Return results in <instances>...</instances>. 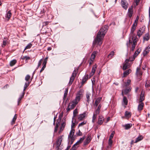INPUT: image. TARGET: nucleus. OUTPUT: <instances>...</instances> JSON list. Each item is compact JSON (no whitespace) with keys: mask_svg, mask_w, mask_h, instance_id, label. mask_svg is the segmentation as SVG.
Segmentation results:
<instances>
[{"mask_svg":"<svg viewBox=\"0 0 150 150\" xmlns=\"http://www.w3.org/2000/svg\"><path fill=\"white\" fill-rule=\"evenodd\" d=\"M47 62V61L44 60V61H43V65H45V66H46Z\"/></svg>","mask_w":150,"mask_h":150,"instance_id":"680f3d73","label":"nucleus"},{"mask_svg":"<svg viewBox=\"0 0 150 150\" xmlns=\"http://www.w3.org/2000/svg\"><path fill=\"white\" fill-rule=\"evenodd\" d=\"M144 93H143V90H142L140 97L139 101V102H142L144 100Z\"/></svg>","mask_w":150,"mask_h":150,"instance_id":"aec40b11","label":"nucleus"},{"mask_svg":"<svg viewBox=\"0 0 150 150\" xmlns=\"http://www.w3.org/2000/svg\"><path fill=\"white\" fill-rule=\"evenodd\" d=\"M59 123L58 122V123H57L56 125L54 131L55 132H57V129H58V127H59Z\"/></svg>","mask_w":150,"mask_h":150,"instance_id":"09e8293b","label":"nucleus"},{"mask_svg":"<svg viewBox=\"0 0 150 150\" xmlns=\"http://www.w3.org/2000/svg\"><path fill=\"white\" fill-rule=\"evenodd\" d=\"M114 52L113 51L111 52L108 56V58H111L114 55Z\"/></svg>","mask_w":150,"mask_h":150,"instance_id":"58836bf2","label":"nucleus"},{"mask_svg":"<svg viewBox=\"0 0 150 150\" xmlns=\"http://www.w3.org/2000/svg\"><path fill=\"white\" fill-rule=\"evenodd\" d=\"M77 134L79 136H81L82 135V133L81 132H80V130L79 131V133Z\"/></svg>","mask_w":150,"mask_h":150,"instance_id":"0e129e2a","label":"nucleus"},{"mask_svg":"<svg viewBox=\"0 0 150 150\" xmlns=\"http://www.w3.org/2000/svg\"><path fill=\"white\" fill-rule=\"evenodd\" d=\"M16 60L15 59H13L10 62V65L11 66H12L14 65L16 63Z\"/></svg>","mask_w":150,"mask_h":150,"instance_id":"7c9ffc66","label":"nucleus"},{"mask_svg":"<svg viewBox=\"0 0 150 150\" xmlns=\"http://www.w3.org/2000/svg\"><path fill=\"white\" fill-rule=\"evenodd\" d=\"M46 67V66L45 65H43L42 67V68L41 70H40V72L41 73L42 72L44 69Z\"/></svg>","mask_w":150,"mask_h":150,"instance_id":"4d7b16f0","label":"nucleus"},{"mask_svg":"<svg viewBox=\"0 0 150 150\" xmlns=\"http://www.w3.org/2000/svg\"><path fill=\"white\" fill-rule=\"evenodd\" d=\"M32 45V44L30 43L29 44L25 47L24 50V51L27 49H30Z\"/></svg>","mask_w":150,"mask_h":150,"instance_id":"a19ab883","label":"nucleus"},{"mask_svg":"<svg viewBox=\"0 0 150 150\" xmlns=\"http://www.w3.org/2000/svg\"><path fill=\"white\" fill-rule=\"evenodd\" d=\"M64 135L62 136L58 137L56 142V147L57 150H61V148L60 147L62 141L64 139Z\"/></svg>","mask_w":150,"mask_h":150,"instance_id":"20e7f679","label":"nucleus"},{"mask_svg":"<svg viewBox=\"0 0 150 150\" xmlns=\"http://www.w3.org/2000/svg\"><path fill=\"white\" fill-rule=\"evenodd\" d=\"M21 59L23 60L25 59L26 60H27L30 59V58L29 57L27 56H23L21 57Z\"/></svg>","mask_w":150,"mask_h":150,"instance_id":"f704fd0d","label":"nucleus"},{"mask_svg":"<svg viewBox=\"0 0 150 150\" xmlns=\"http://www.w3.org/2000/svg\"><path fill=\"white\" fill-rule=\"evenodd\" d=\"M108 28V26L107 25H105L100 29L96 37L93 42V46H94L96 44H97L99 46L101 45L103 42L102 41L107 31Z\"/></svg>","mask_w":150,"mask_h":150,"instance_id":"f257e3e1","label":"nucleus"},{"mask_svg":"<svg viewBox=\"0 0 150 150\" xmlns=\"http://www.w3.org/2000/svg\"><path fill=\"white\" fill-rule=\"evenodd\" d=\"M144 40L148 41L149 39V34L146 33L145 35L143 38Z\"/></svg>","mask_w":150,"mask_h":150,"instance_id":"c85d7f7f","label":"nucleus"},{"mask_svg":"<svg viewBox=\"0 0 150 150\" xmlns=\"http://www.w3.org/2000/svg\"><path fill=\"white\" fill-rule=\"evenodd\" d=\"M123 102L124 105H127L128 102L127 100V98L125 96L123 97Z\"/></svg>","mask_w":150,"mask_h":150,"instance_id":"72a5a7b5","label":"nucleus"},{"mask_svg":"<svg viewBox=\"0 0 150 150\" xmlns=\"http://www.w3.org/2000/svg\"><path fill=\"white\" fill-rule=\"evenodd\" d=\"M91 96V93L89 92H87L86 95L87 101L88 103L90 100V97Z\"/></svg>","mask_w":150,"mask_h":150,"instance_id":"cd10ccee","label":"nucleus"},{"mask_svg":"<svg viewBox=\"0 0 150 150\" xmlns=\"http://www.w3.org/2000/svg\"><path fill=\"white\" fill-rule=\"evenodd\" d=\"M102 99L101 98H98L95 101L94 105L97 106L98 104L100 103Z\"/></svg>","mask_w":150,"mask_h":150,"instance_id":"bb28decb","label":"nucleus"},{"mask_svg":"<svg viewBox=\"0 0 150 150\" xmlns=\"http://www.w3.org/2000/svg\"><path fill=\"white\" fill-rule=\"evenodd\" d=\"M129 61H131L130 60V59L129 58V59H127L125 61V62L123 64V69L124 70H126L128 68H129V64L128 63V62Z\"/></svg>","mask_w":150,"mask_h":150,"instance_id":"1a4fd4ad","label":"nucleus"},{"mask_svg":"<svg viewBox=\"0 0 150 150\" xmlns=\"http://www.w3.org/2000/svg\"><path fill=\"white\" fill-rule=\"evenodd\" d=\"M112 144V139H109L108 140V144L111 147Z\"/></svg>","mask_w":150,"mask_h":150,"instance_id":"49530a36","label":"nucleus"},{"mask_svg":"<svg viewBox=\"0 0 150 150\" xmlns=\"http://www.w3.org/2000/svg\"><path fill=\"white\" fill-rule=\"evenodd\" d=\"M8 43V39L7 38H4V40L3 42V44L2 45V47H4L6 45V44Z\"/></svg>","mask_w":150,"mask_h":150,"instance_id":"5701e85b","label":"nucleus"},{"mask_svg":"<svg viewBox=\"0 0 150 150\" xmlns=\"http://www.w3.org/2000/svg\"><path fill=\"white\" fill-rule=\"evenodd\" d=\"M78 113V110L77 109H75L73 111V117H75Z\"/></svg>","mask_w":150,"mask_h":150,"instance_id":"ea45409f","label":"nucleus"},{"mask_svg":"<svg viewBox=\"0 0 150 150\" xmlns=\"http://www.w3.org/2000/svg\"><path fill=\"white\" fill-rule=\"evenodd\" d=\"M131 88L129 87L128 89H125L124 91V93L125 94H127L131 90Z\"/></svg>","mask_w":150,"mask_h":150,"instance_id":"473e14b6","label":"nucleus"},{"mask_svg":"<svg viewBox=\"0 0 150 150\" xmlns=\"http://www.w3.org/2000/svg\"><path fill=\"white\" fill-rule=\"evenodd\" d=\"M85 137L83 136L73 146L71 150H75L76 149V146L81 144L85 139Z\"/></svg>","mask_w":150,"mask_h":150,"instance_id":"6e6552de","label":"nucleus"},{"mask_svg":"<svg viewBox=\"0 0 150 150\" xmlns=\"http://www.w3.org/2000/svg\"><path fill=\"white\" fill-rule=\"evenodd\" d=\"M72 125H71V129H73V128L74 127V126H75V123H74V122H73V121H72Z\"/></svg>","mask_w":150,"mask_h":150,"instance_id":"bf43d9fd","label":"nucleus"},{"mask_svg":"<svg viewBox=\"0 0 150 150\" xmlns=\"http://www.w3.org/2000/svg\"><path fill=\"white\" fill-rule=\"evenodd\" d=\"M42 59H41L39 61L38 65V68L39 67L41 64L42 63Z\"/></svg>","mask_w":150,"mask_h":150,"instance_id":"13d9d810","label":"nucleus"},{"mask_svg":"<svg viewBox=\"0 0 150 150\" xmlns=\"http://www.w3.org/2000/svg\"><path fill=\"white\" fill-rule=\"evenodd\" d=\"M144 33V30L142 28H140L137 32V35L139 37Z\"/></svg>","mask_w":150,"mask_h":150,"instance_id":"f3484780","label":"nucleus"},{"mask_svg":"<svg viewBox=\"0 0 150 150\" xmlns=\"http://www.w3.org/2000/svg\"><path fill=\"white\" fill-rule=\"evenodd\" d=\"M123 126L125 127V129H128L131 127L132 126V124L131 123L127 124Z\"/></svg>","mask_w":150,"mask_h":150,"instance_id":"a878e982","label":"nucleus"},{"mask_svg":"<svg viewBox=\"0 0 150 150\" xmlns=\"http://www.w3.org/2000/svg\"><path fill=\"white\" fill-rule=\"evenodd\" d=\"M17 115L16 114H15L14 117L13 118V119H12V121H11V123L12 124H13L15 123V122L17 119Z\"/></svg>","mask_w":150,"mask_h":150,"instance_id":"e433bc0d","label":"nucleus"},{"mask_svg":"<svg viewBox=\"0 0 150 150\" xmlns=\"http://www.w3.org/2000/svg\"><path fill=\"white\" fill-rule=\"evenodd\" d=\"M150 51V46L149 45L146 47L143 52V54L144 56L146 55Z\"/></svg>","mask_w":150,"mask_h":150,"instance_id":"4468645a","label":"nucleus"},{"mask_svg":"<svg viewBox=\"0 0 150 150\" xmlns=\"http://www.w3.org/2000/svg\"><path fill=\"white\" fill-rule=\"evenodd\" d=\"M101 107V105H99L96 109L100 110Z\"/></svg>","mask_w":150,"mask_h":150,"instance_id":"69168bd1","label":"nucleus"},{"mask_svg":"<svg viewBox=\"0 0 150 150\" xmlns=\"http://www.w3.org/2000/svg\"><path fill=\"white\" fill-rule=\"evenodd\" d=\"M93 60H90V61L89 62V65H91L92 64V63H93Z\"/></svg>","mask_w":150,"mask_h":150,"instance_id":"774afa93","label":"nucleus"},{"mask_svg":"<svg viewBox=\"0 0 150 150\" xmlns=\"http://www.w3.org/2000/svg\"><path fill=\"white\" fill-rule=\"evenodd\" d=\"M136 73L137 75H141L142 74L140 71V69L139 67H137V69Z\"/></svg>","mask_w":150,"mask_h":150,"instance_id":"a18cd8bd","label":"nucleus"},{"mask_svg":"<svg viewBox=\"0 0 150 150\" xmlns=\"http://www.w3.org/2000/svg\"><path fill=\"white\" fill-rule=\"evenodd\" d=\"M30 82H28V83H25V84L23 91H24L29 86Z\"/></svg>","mask_w":150,"mask_h":150,"instance_id":"4c0bfd02","label":"nucleus"},{"mask_svg":"<svg viewBox=\"0 0 150 150\" xmlns=\"http://www.w3.org/2000/svg\"><path fill=\"white\" fill-rule=\"evenodd\" d=\"M143 138V137L142 135H140L139 136L137 137L134 142L135 143H137L139 142L142 140Z\"/></svg>","mask_w":150,"mask_h":150,"instance_id":"b1692460","label":"nucleus"},{"mask_svg":"<svg viewBox=\"0 0 150 150\" xmlns=\"http://www.w3.org/2000/svg\"><path fill=\"white\" fill-rule=\"evenodd\" d=\"M86 122L84 121L81 122V123H79V127L82 126L86 124Z\"/></svg>","mask_w":150,"mask_h":150,"instance_id":"de8ad7c7","label":"nucleus"},{"mask_svg":"<svg viewBox=\"0 0 150 150\" xmlns=\"http://www.w3.org/2000/svg\"><path fill=\"white\" fill-rule=\"evenodd\" d=\"M64 128V127H62L61 126V127H60V132H62Z\"/></svg>","mask_w":150,"mask_h":150,"instance_id":"338daca9","label":"nucleus"},{"mask_svg":"<svg viewBox=\"0 0 150 150\" xmlns=\"http://www.w3.org/2000/svg\"><path fill=\"white\" fill-rule=\"evenodd\" d=\"M77 72V70H74L73 71L72 74V75L70 79V81L69 83V85H70L72 83Z\"/></svg>","mask_w":150,"mask_h":150,"instance_id":"0eeeda50","label":"nucleus"},{"mask_svg":"<svg viewBox=\"0 0 150 150\" xmlns=\"http://www.w3.org/2000/svg\"><path fill=\"white\" fill-rule=\"evenodd\" d=\"M68 89H66L64 94V98H66L68 93Z\"/></svg>","mask_w":150,"mask_h":150,"instance_id":"c03bdc74","label":"nucleus"},{"mask_svg":"<svg viewBox=\"0 0 150 150\" xmlns=\"http://www.w3.org/2000/svg\"><path fill=\"white\" fill-rule=\"evenodd\" d=\"M72 109L70 108V107L68 106V107L67 108V112H69Z\"/></svg>","mask_w":150,"mask_h":150,"instance_id":"052dcab7","label":"nucleus"},{"mask_svg":"<svg viewBox=\"0 0 150 150\" xmlns=\"http://www.w3.org/2000/svg\"><path fill=\"white\" fill-rule=\"evenodd\" d=\"M115 134V132L114 131H113L111 134H110V137L109 139H112L113 138L114 134Z\"/></svg>","mask_w":150,"mask_h":150,"instance_id":"8fccbe9b","label":"nucleus"},{"mask_svg":"<svg viewBox=\"0 0 150 150\" xmlns=\"http://www.w3.org/2000/svg\"><path fill=\"white\" fill-rule=\"evenodd\" d=\"M131 69H129L125 71L123 73V77L126 76L128 75L131 72Z\"/></svg>","mask_w":150,"mask_h":150,"instance_id":"412c9836","label":"nucleus"},{"mask_svg":"<svg viewBox=\"0 0 150 150\" xmlns=\"http://www.w3.org/2000/svg\"><path fill=\"white\" fill-rule=\"evenodd\" d=\"M97 115H95L94 114H93V119H92V122L93 123H94L95 122V120L97 117Z\"/></svg>","mask_w":150,"mask_h":150,"instance_id":"79ce46f5","label":"nucleus"},{"mask_svg":"<svg viewBox=\"0 0 150 150\" xmlns=\"http://www.w3.org/2000/svg\"><path fill=\"white\" fill-rule=\"evenodd\" d=\"M145 86L146 87H149L150 86V83L147 81L146 82V84H145Z\"/></svg>","mask_w":150,"mask_h":150,"instance_id":"3c124183","label":"nucleus"},{"mask_svg":"<svg viewBox=\"0 0 150 150\" xmlns=\"http://www.w3.org/2000/svg\"><path fill=\"white\" fill-rule=\"evenodd\" d=\"M83 89H81L78 92L75 99L69 104V106L70 108L72 109H74L79 102L81 98L83 97Z\"/></svg>","mask_w":150,"mask_h":150,"instance_id":"f03ea898","label":"nucleus"},{"mask_svg":"<svg viewBox=\"0 0 150 150\" xmlns=\"http://www.w3.org/2000/svg\"><path fill=\"white\" fill-rule=\"evenodd\" d=\"M74 132L75 130L74 129H71L68 136V139L69 140L71 141V143H73L75 140V137L74 136Z\"/></svg>","mask_w":150,"mask_h":150,"instance_id":"39448f33","label":"nucleus"},{"mask_svg":"<svg viewBox=\"0 0 150 150\" xmlns=\"http://www.w3.org/2000/svg\"><path fill=\"white\" fill-rule=\"evenodd\" d=\"M97 68V66L96 65H94L93 67V68L92 69V71L90 73L89 75V78H90L95 73L96 70V69Z\"/></svg>","mask_w":150,"mask_h":150,"instance_id":"f8f14e48","label":"nucleus"},{"mask_svg":"<svg viewBox=\"0 0 150 150\" xmlns=\"http://www.w3.org/2000/svg\"><path fill=\"white\" fill-rule=\"evenodd\" d=\"M137 38H129V43H127V45L128 47L130 46V44H132L131 50L133 51L135 47L137 44Z\"/></svg>","mask_w":150,"mask_h":150,"instance_id":"7ed1b4c3","label":"nucleus"},{"mask_svg":"<svg viewBox=\"0 0 150 150\" xmlns=\"http://www.w3.org/2000/svg\"><path fill=\"white\" fill-rule=\"evenodd\" d=\"M137 21L138 19L135 20V22H134V24H133V25H132V26H134V27L135 26V27H136V26H137Z\"/></svg>","mask_w":150,"mask_h":150,"instance_id":"6e6d98bb","label":"nucleus"},{"mask_svg":"<svg viewBox=\"0 0 150 150\" xmlns=\"http://www.w3.org/2000/svg\"><path fill=\"white\" fill-rule=\"evenodd\" d=\"M97 52V51H94L93 52L91 56L90 59V60L93 61L94 60Z\"/></svg>","mask_w":150,"mask_h":150,"instance_id":"6ab92c4d","label":"nucleus"},{"mask_svg":"<svg viewBox=\"0 0 150 150\" xmlns=\"http://www.w3.org/2000/svg\"><path fill=\"white\" fill-rule=\"evenodd\" d=\"M25 94V92H23L22 95L18 98V105H19V103L22 98H23L24 95Z\"/></svg>","mask_w":150,"mask_h":150,"instance_id":"c9c22d12","label":"nucleus"},{"mask_svg":"<svg viewBox=\"0 0 150 150\" xmlns=\"http://www.w3.org/2000/svg\"><path fill=\"white\" fill-rule=\"evenodd\" d=\"M30 78V76L29 75H27L25 76V79L26 81H28Z\"/></svg>","mask_w":150,"mask_h":150,"instance_id":"603ef678","label":"nucleus"},{"mask_svg":"<svg viewBox=\"0 0 150 150\" xmlns=\"http://www.w3.org/2000/svg\"><path fill=\"white\" fill-rule=\"evenodd\" d=\"M88 74L86 76H85L83 78L82 81V84L85 83L87 80L88 78Z\"/></svg>","mask_w":150,"mask_h":150,"instance_id":"393cba45","label":"nucleus"},{"mask_svg":"<svg viewBox=\"0 0 150 150\" xmlns=\"http://www.w3.org/2000/svg\"><path fill=\"white\" fill-rule=\"evenodd\" d=\"M135 28L136 27L135 26H132L131 30L130 38H137L136 35L134 33V32L135 29Z\"/></svg>","mask_w":150,"mask_h":150,"instance_id":"9b49d317","label":"nucleus"},{"mask_svg":"<svg viewBox=\"0 0 150 150\" xmlns=\"http://www.w3.org/2000/svg\"><path fill=\"white\" fill-rule=\"evenodd\" d=\"M100 110H98L96 109L95 113H94L93 114L97 115L100 113Z\"/></svg>","mask_w":150,"mask_h":150,"instance_id":"864d4df0","label":"nucleus"},{"mask_svg":"<svg viewBox=\"0 0 150 150\" xmlns=\"http://www.w3.org/2000/svg\"><path fill=\"white\" fill-rule=\"evenodd\" d=\"M133 13V7L132 6L130 8H129L128 9V14L129 17H131L132 16Z\"/></svg>","mask_w":150,"mask_h":150,"instance_id":"2eb2a0df","label":"nucleus"},{"mask_svg":"<svg viewBox=\"0 0 150 150\" xmlns=\"http://www.w3.org/2000/svg\"><path fill=\"white\" fill-rule=\"evenodd\" d=\"M104 119L103 117L102 116H99L98 120V124L99 125H101L103 122Z\"/></svg>","mask_w":150,"mask_h":150,"instance_id":"4be33fe9","label":"nucleus"},{"mask_svg":"<svg viewBox=\"0 0 150 150\" xmlns=\"http://www.w3.org/2000/svg\"><path fill=\"white\" fill-rule=\"evenodd\" d=\"M122 6L123 8L126 10L128 6V4L127 2L125 0H122L121 1Z\"/></svg>","mask_w":150,"mask_h":150,"instance_id":"9d476101","label":"nucleus"},{"mask_svg":"<svg viewBox=\"0 0 150 150\" xmlns=\"http://www.w3.org/2000/svg\"><path fill=\"white\" fill-rule=\"evenodd\" d=\"M141 51V49L140 48H139L135 52L133 55V57L129 58L130 61H133L134 59L138 55Z\"/></svg>","mask_w":150,"mask_h":150,"instance_id":"423d86ee","label":"nucleus"},{"mask_svg":"<svg viewBox=\"0 0 150 150\" xmlns=\"http://www.w3.org/2000/svg\"><path fill=\"white\" fill-rule=\"evenodd\" d=\"M125 116L128 118L130 117L131 116L130 112L128 111H126L125 113Z\"/></svg>","mask_w":150,"mask_h":150,"instance_id":"2f4dec72","label":"nucleus"},{"mask_svg":"<svg viewBox=\"0 0 150 150\" xmlns=\"http://www.w3.org/2000/svg\"><path fill=\"white\" fill-rule=\"evenodd\" d=\"M131 83V80L130 79L127 80V82L125 83V86L127 87Z\"/></svg>","mask_w":150,"mask_h":150,"instance_id":"37998d69","label":"nucleus"},{"mask_svg":"<svg viewBox=\"0 0 150 150\" xmlns=\"http://www.w3.org/2000/svg\"><path fill=\"white\" fill-rule=\"evenodd\" d=\"M11 16V11H9L7 13L6 18H8V20L10 18Z\"/></svg>","mask_w":150,"mask_h":150,"instance_id":"c756f323","label":"nucleus"},{"mask_svg":"<svg viewBox=\"0 0 150 150\" xmlns=\"http://www.w3.org/2000/svg\"><path fill=\"white\" fill-rule=\"evenodd\" d=\"M92 84L93 85L94 84V83H95V78H93V79L92 80Z\"/></svg>","mask_w":150,"mask_h":150,"instance_id":"e2e57ef3","label":"nucleus"},{"mask_svg":"<svg viewBox=\"0 0 150 150\" xmlns=\"http://www.w3.org/2000/svg\"><path fill=\"white\" fill-rule=\"evenodd\" d=\"M140 0H135L136 4L134 5V6L136 7L137 6L140 1Z\"/></svg>","mask_w":150,"mask_h":150,"instance_id":"5fc2aeb1","label":"nucleus"},{"mask_svg":"<svg viewBox=\"0 0 150 150\" xmlns=\"http://www.w3.org/2000/svg\"><path fill=\"white\" fill-rule=\"evenodd\" d=\"M86 115V112H84L82 114L80 115L78 117V119L79 120H81L84 119Z\"/></svg>","mask_w":150,"mask_h":150,"instance_id":"a211bd4d","label":"nucleus"},{"mask_svg":"<svg viewBox=\"0 0 150 150\" xmlns=\"http://www.w3.org/2000/svg\"><path fill=\"white\" fill-rule=\"evenodd\" d=\"M139 104L138 107V110L140 111L142 110L143 109L144 106V103L143 102H139Z\"/></svg>","mask_w":150,"mask_h":150,"instance_id":"dca6fc26","label":"nucleus"},{"mask_svg":"<svg viewBox=\"0 0 150 150\" xmlns=\"http://www.w3.org/2000/svg\"><path fill=\"white\" fill-rule=\"evenodd\" d=\"M91 139V137L90 136H88L86 139L85 140L84 142L83 145L86 146L90 142Z\"/></svg>","mask_w":150,"mask_h":150,"instance_id":"ddd939ff","label":"nucleus"}]
</instances>
